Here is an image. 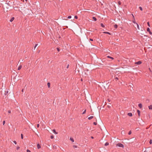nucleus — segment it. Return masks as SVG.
<instances>
[{
	"label": "nucleus",
	"mask_w": 152,
	"mask_h": 152,
	"mask_svg": "<svg viewBox=\"0 0 152 152\" xmlns=\"http://www.w3.org/2000/svg\"><path fill=\"white\" fill-rule=\"evenodd\" d=\"M26 151H27V152H31V151H30V150H28V149H27V150H26Z\"/></svg>",
	"instance_id": "41"
},
{
	"label": "nucleus",
	"mask_w": 152,
	"mask_h": 152,
	"mask_svg": "<svg viewBox=\"0 0 152 152\" xmlns=\"http://www.w3.org/2000/svg\"><path fill=\"white\" fill-rule=\"evenodd\" d=\"M86 71H88V69H87V70H86Z\"/></svg>",
	"instance_id": "62"
},
{
	"label": "nucleus",
	"mask_w": 152,
	"mask_h": 152,
	"mask_svg": "<svg viewBox=\"0 0 152 152\" xmlns=\"http://www.w3.org/2000/svg\"><path fill=\"white\" fill-rule=\"evenodd\" d=\"M137 113H138L139 116H140V111L139 110H137Z\"/></svg>",
	"instance_id": "7"
},
{
	"label": "nucleus",
	"mask_w": 152,
	"mask_h": 152,
	"mask_svg": "<svg viewBox=\"0 0 152 152\" xmlns=\"http://www.w3.org/2000/svg\"><path fill=\"white\" fill-rule=\"evenodd\" d=\"M48 145V146H50V145L49 144Z\"/></svg>",
	"instance_id": "57"
},
{
	"label": "nucleus",
	"mask_w": 152,
	"mask_h": 152,
	"mask_svg": "<svg viewBox=\"0 0 152 152\" xmlns=\"http://www.w3.org/2000/svg\"><path fill=\"white\" fill-rule=\"evenodd\" d=\"M25 1H27V0H25Z\"/></svg>",
	"instance_id": "60"
},
{
	"label": "nucleus",
	"mask_w": 152,
	"mask_h": 152,
	"mask_svg": "<svg viewBox=\"0 0 152 152\" xmlns=\"http://www.w3.org/2000/svg\"><path fill=\"white\" fill-rule=\"evenodd\" d=\"M137 25V26L138 29H140L139 27V25L137 23H136V24Z\"/></svg>",
	"instance_id": "26"
},
{
	"label": "nucleus",
	"mask_w": 152,
	"mask_h": 152,
	"mask_svg": "<svg viewBox=\"0 0 152 152\" xmlns=\"http://www.w3.org/2000/svg\"><path fill=\"white\" fill-rule=\"evenodd\" d=\"M73 147L74 148H77V146L76 145H74Z\"/></svg>",
	"instance_id": "35"
},
{
	"label": "nucleus",
	"mask_w": 152,
	"mask_h": 152,
	"mask_svg": "<svg viewBox=\"0 0 152 152\" xmlns=\"http://www.w3.org/2000/svg\"><path fill=\"white\" fill-rule=\"evenodd\" d=\"M57 51H58V52H59L60 51V49L59 48H57Z\"/></svg>",
	"instance_id": "33"
},
{
	"label": "nucleus",
	"mask_w": 152,
	"mask_h": 152,
	"mask_svg": "<svg viewBox=\"0 0 152 152\" xmlns=\"http://www.w3.org/2000/svg\"><path fill=\"white\" fill-rule=\"evenodd\" d=\"M148 108L150 110H152V105H151L149 106Z\"/></svg>",
	"instance_id": "8"
},
{
	"label": "nucleus",
	"mask_w": 152,
	"mask_h": 152,
	"mask_svg": "<svg viewBox=\"0 0 152 152\" xmlns=\"http://www.w3.org/2000/svg\"><path fill=\"white\" fill-rule=\"evenodd\" d=\"M13 142H14V143L15 144H17V142H16L15 141H13Z\"/></svg>",
	"instance_id": "43"
},
{
	"label": "nucleus",
	"mask_w": 152,
	"mask_h": 152,
	"mask_svg": "<svg viewBox=\"0 0 152 152\" xmlns=\"http://www.w3.org/2000/svg\"><path fill=\"white\" fill-rule=\"evenodd\" d=\"M108 107L109 108L110 107V106H109V105L108 106Z\"/></svg>",
	"instance_id": "53"
},
{
	"label": "nucleus",
	"mask_w": 152,
	"mask_h": 152,
	"mask_svg": "<svg viewBox=\"0 0 152 152\" xmlns=\"http://www.w3.org/2000/svg\"><path fill=\"white\" fill-rule=\"evenodd\" d=\"M132 16H133V19H134V16L132 14Z\"/></svg>",
	"instance_id": "52"
},
{
	"label": "nucleus",
	"mask_w": 152,
	"mask_h": 152,
	"mask_svg": "<svg viewBox=\"0 0 152 152\" xmlns=\"http://www.w3.org/2000/svg\"><path fill=\"white\" fill-rule=\"evenodd\" d=\"M148 32H149V33L151 35L152 34V33L151 32V31H150Z\"/></svg>",
	"instance_id": "46"
},
{
	"label": "nucleus",
	"mask_w": 152,
	"mask_h": 152,
	"mask_svg": "<svg viewBox=\"0 0 152 152\" xmlns=\"http://www.w3.org/2000/svg\"><path fill=\"white\" fill-rule=\"evenodd\" d=\"M147 24H148V26H149V27L150 26L149 23V22H148Z\"/></svg>",
	"instance_id": "42"
},
{
	"label": "nucleus",
	"mask_w": 152,
	"mask_h": 152,
	"mask_svg": "<svg viewBox=\"0 0 152 152\" xmlns=\"http://www.w3.org/2000/svg\"><path fill=\"white\" fill-rule=\"evenodd\" d=\"M50 138L51 139H52L54 138V136L53 135H51L50 136Z\"/></svg>",
	"instance_id": "31"
},
{
	"label": "nucleus",
	"mask_w": 152,
	"mask_h": 152,
	"mask_svg": "<svg viewBox=\"0 0 152 152\" xmlns=\"http://www.w3.org/2000/svg\"><path fill=\"white\" fill-rule=\"evenodd\" d=\"M72 17L71 16H69L68 17V18L69 19H70Z\"/></svg>",
	"instance_id": "34"
},
{
	"label": "nucleus",
	"mask_w": 152,
	"mask_h": 152,
	"mask_svg": "<svg viewBox=\"0 0 152 152\" xmlns=\"http://www.w3.org/2000/svg\"><path fill=\"white\" fill-rule=\"evenodd\" d=\"M86 71H88V69H87V70H86Z\"/></svg>",
	"instance_id": "61"
},
{
	"label": "nucleus",
	"mask_w": 152,
	"mask_h": 152,
	"mask_svg": "<svg viewBox=\"0 0 152 152\" xmlns=\"http://www.w3.org/2000/svg\"><path fill=\"white\" fill-rule=\"evenodd\" d=\"M140 9L141 10V11H142V8L141 7H139Z\"/></svg>",
	"instance_id": "29"
},
{
	"label": "nucleus",
	"mask_w": 152,
	"mask_h": 152,
	"mask_svg": "<svg viewBox=\"0 0 152 152\" xmlns=\"http://www.w3.org/2000/svg\"><path fill=\"white\" fill-rule=\"evenodd\" d=\"M109 143L108 142H106L105 144V146H107L109 145Z\"/></svg>",
	"instance_id": "16"
},
{
	"label": "nucleus",
	"mask_w": 152,
	"mask_h": 152,
	"mask_svg": "<svg viewBox=\"0 0 152 152\" xmlns=\"http://www.w3.org/2000/svg\"><path fill=\"white\" fill-rule=\"evenodd\" d=\"M6 4H7L8 6H11L10 4L8 2V3H6Z\"/></svg>",
	"instance_id": "24"
},
{
	"label": "nucleus",
	"mask_w": 152,
	"mask_h": 152,
	"mask_svg": "<svg viewBox=\"0 0 152 152\" xmlns=\"http://www.w3.org/2000/svg\"><path fill=\"white\" fill-rule=\"evenodd\" d=\"M128 115L129 116H132V113H128Z\"/></svg>",
	"instance_id": "3"
},
{
	"label": "nucleus",
	"mask_w": 152,
	"mask_h": 152,
	"mask_svg": "<svg viewBox=\"0 0 152 152\" xmlns=\"http://www.w3.org/2000/svg\"><path fill=\"white\" fill-rule=\"evenodd\" d=\"M39 124H38L37 125V128H39Z\"/></svg>",
	"instance_id": "45"
},
{
	"label": "nucleus",
	"mask_w": 152,
	"mask_h": 152,
	"mask_svg": "<svg viewBox=\"0 0 152 152\" xmlns=\"http://www.w3.org/2000/svg\"><path fill=\"white\" fill-rule=\"evenodd\" d=\"M11 111L10 110H8V113H11Z\"/></svg>",
	"instance_id": "49"
},
{
	"label": "nucleus",
	"mask_w": 152,
	"mask_h": 152,
	"mask_svg": "<svg viewBox=\"0 0 152 152\" xmlns=\"http://www.w3.org/2000/svg\"><path fill=\"white\" fill-rule=\"evenodd\" d=\"M118 80V77H115V81H117V80Z\"/></svg>",
	"instance_id": "22"
},
{
	"label": "nucleus",
	"mask_w": 152,
	"mask_h": 152,
	"mask_svg": "<svg viewBox=\"0 0 152 152\" xmlns=\"http://www.w3.org/2000/svg\"><path fill=\"white\" fill-rule=\"evenodd\" d=\"M144 152H145V151H144Z\"/></svg>",
	"instance_id": "63"
},
{
	"label": "nucleus",
	"mask_w": 152,
	"mask_h": 152,
	"mask_svg": "<svg viewBox=\"0 0 152 152\" xmlns=\"http://www.w3.org/2000/svg\"><path fill=\"white\" fill-rule=\"evenodd\" d=\"M15 18L14 17H12L11 19L10 20V21L11 22H12L14 19Z\"/></svg>",
	"instance_id": "11"
},
{
	"label": "nucleus",
	"mask_w": 152,
	"mask_h": 152,
	"mask_svg": "<svg viewBox=\"0 0 152 152\" xmlns=\"http://www.w3.org/2000/svg\"><path fill=\"white\" fill-rule=\"evenodd\" d=\"M101 26L103 27H104L105 26L102 23H101Z\"/></svg>",
	"instance_id": "20"
},
{
	"label": "nucleus",
	"mask_w": 152,
	"mask_h": 152,
	"mask_svg": "<svg viewBox=\"0 0 152 152\" xmlns=\"http://www.w3.org/2000/svg\"><path fill=\"white\" fill-rule=\"evenodd\" d=\"M20 147L19 146H18L17 147L16 149L17 150H18L20 148Z\"/></svg>",
	"instance_id": "40"
},
{
	"label": "nucleus",
	"mask_w": 152,
	"mask_h": 152,
	"mask_svg": "<svg viewBox=\"0 0 152 152\" xmlns=\"http://www.w3.org/2000/svg\"><path fill=\"white\" fill-rule=\"evenodd\" d=\"M5 123V121H4L3 122V125H4V124Z\"/></svg>",
	"instance_id": "48"
},
{
	"label": "nucleus",
	"mask_w": 152,
	"mask_h": 152,
	"mask_svg": "<svg viewBox=\"0 0 152 152\" xmlns=\"http://www.w3.org/2000/svg\"><path fill=\"white\" fill-rule=\"evenodd\" d=\"M138 107L140 108H142V104L141 103H140L138 105Z\"/></svg>",
	"instance_id": "4"
},
{
	"label": "nucleus",
	"mask_w": 152,
	"mask_h": 152,
	"mask_svg": "<svg viewBox=\"0 0 152 152\" xmlns=\"http://www.w3.org/2000/svg\"><path fill=\"white\" fill-rule=\"evenodd\" d=\"M104 59H103L102 60V61H104Z\"/></svg>",
	"instance_id": "54"
},
{
	"label": "nucleus",
	"mask_w": 152,
	"mask_h": 152,
	"mask_svg": "<svg viewBox=\"0 0 152 152\" xmlns=\"http://www.w3.org/2000/svg\"><path fill=\"white\" fill-rule=\"evenodd\" d=\"M150 102V100L148 99H147L146 100V103H148Z\"/></svg>",
	"instance_id": "14"
},
{
	"label": "nucleus",
	"mask_w": 152,
	"mask_h": 152,
	"mask_svg": "<svg viewBox=\"0 0 152 152\" xmlns=\"http://www.w3.org/2000/svg\"><path fill=\"white\" fill-rule=\"evenodd\" d=\"M93 117H93V116H90V117H88V119L89 120H91V119H92V118H93Z\"/></svg>",
	"instance_id": "15"
},
{
	"label": "nucleus",
	"mask_w": 152,
	"mask_h": 152,
	"mask_svg": "<svg viewBox=\"0 0 152 152\" xmlns=\"http://www.w3.org/2000/svg\"><path fill=\"white\" fill-rule=\"evenodd\" d=\"M116 145L117 146L122 147L123 148H124V145L121 143H118Z\"/></svg>",
	"instance_id": "1"
},
{
	"label": "nucleus",
	"mask_w": 152,
	"mask_h": 152,
	"mask_svg": "<svg viewBox=\"0 0 152 152\" xmlns=\"http://www.w3.org/2000/svg\"><path fill=\"white\" fill-rule=\"evenodd\" d=\"M69 64H68L66 66V68L67 69L68 68H69Z\"/></svg>",
	"instance_id": "47"
},
{
	"label": "nucleus",
	"mask_w": 152,
	"mask_h": 152,
	"mask_svg": "<svg viewBox=\"0 0 152 152\" xmlns=\"http://www.w3.org/2000/svg\"><path fill=\"white\" fill-rule=\"evenodd\" d=\"M92 19L94 21H96L97 20V19H96V18L94 17H92Z\"/></svg>",
	"instance_id": "5"
},
{
	"label": "nucleus",
	"mask_w": 152,
	"mask_h": 152,
	"mask_svg": "<svg viewBox=\"0 0 152 152\" xmlns=\"http://www.w3.org/2000/svg\"><path fill=\"white\" fill-rule=\"evenodd\" d=\"M38 45V44H36V45H35L34 47V49H35L36 47L37 46V45Z\"/></svg>",
	"instance_id": "36"
},
{
	"label": "nucleus",
	"mask_w": 152,
	"mask_h": 152,
	"mask_svg": "<svg viewBox=\"0 0 152 152\" xmlns=\"http://www.w3.org/2000/svg\"><path fill=\"white\" fill-rule=\"evenodd\" d=\"M144 36H145H145L147 37V36H146V35H145Z\"/></svg>",
	"instance_id": "59"
},
{
	"label": "nucleus",
	"mask_w": 152,
	"mask_h": 152,
	"mask_svg": "<svg viewBox=\"0 0 152 152\" xmlns=\"http://www.w3.org/2000/svg\"><path fill=\"white\" fill-rule=\"evenodd\" d=\"M70 140L72 142H74V139L70 137Z\"/></svg>",
	"instance_id": "19"
},
{
	"label": "nucleus",
	"mask_w": 152,
	"mask_h": 152,
	"mask_svg": "<svg viewBox=\"0 0 152 152\" xmlns=\"http://www.w3.org/2000/svg\"><path fill=\"white\" fill-rule=\"evenodd\" d=\"M21 137L22 139H23V134H21Z\"/></svg>",
	"instance_id": "27"
},
{
	"label": "nucleus",
	"mask_w": 152,
	"mask_h": 152,
	"mask_svg": "<svg viewBox=\"0 0 152 152\" xmlns=\"http://www.w3.org/2000/svg\"><path fill=\"white\" fill-rule=\"evenodd\" d=\"M149 70H150L151 71V70L150 69V68H149Z\"/></svg>",
	"instance_id": "58"
},
{
	"label": "nucleus",
	"mask_w": 152,
	"mask_h": 152,
	"mask_svg": "<svg viewBox=\"0 0 152 152\" xmlns=\"http://www.w3.org/2000/svg\"><path fill=\"white\" fill-rule=\"evenodd\" d=\"M107 101H108V102H110L111 101V100H110V99H107Z\"/></svg>",
	"instance_id": "44"
},
{
	"label": "nucleus",
	"mask_w": 152,
	"mask_h": 152,
	"mask_svg": "<svg viewBox=\"0 0 152 152\" xmlns=\"http://www.w3.org/2000/svg\"><path fill=\"white\" fill-rule=\"evenodd\" d=\"M114 28H117V27H118V26L116 24H115L114 26Z\"/></svg>",
	"instance_id": "23"
},
{
	"label": "nucleus",
	"mask_w": 152,
	"mask_h": 152,
	"mask_svg": "<svg viewBox=\"0 0 152 152\" xmlns=\"http://www.w3.org/2000/svg\"><path fill=\"white\" fill-rule=\"evenodd\" d=\"M147 31L148 32H149L150 31V29L149 28H148L147 29Z\"/></svg>",
	"instance_id": "21"
},
{
	"label": "nucleus",
	"mask_w": 152,
	"mask_h": 152,
	"mask_svg": "<svg viewBox=\"0 0 152 152\" xmlns=\"http://www.w3.org/2000/svg\"><path fill=\"white\" fill-rule=\"evenodd\" d=\"M37 147L38 149L40 148H41L40 145H39V144H38L37 145Z\"/></svg>",
	"instance_id": "9"
},
{
	"label": "nucleus",
	"mask_w": 152,
	"mask_h": 152,
	"mask_svg": "<svg viewBox=\"0 0 152 152\" xmlns=\"http://www.w3.org/2000/svg\"><path fill=\"white\" fill-rule=\"evenodd\" d=\"M142 63L141 61H139L135 63V64L137 65H140Z\"/></svg>",
	"instance_id": "2"
},
{
	"label": "nucleus",
	"mask_w": 152,
	"mask_h": 152,
	"mask_svg": "<svg viewBox=\"0 0 152 152\" xmlns=\"http://www.w3.org/2000/svg\"><path fill=\"white\" fill-rule=\"evenodd\" d=\"M53 132H54V133H55V134H58V132H56L55 129H53Z\"/></svg>",
	"instance_id": "6"
},
{
	"label": "nucleus",
	"mask_w": 152,
	"mask_h": 152,
	"mask_svg": "<svg viewBox=\"0 0 152 152\" xmlns=\"http://www.w3.org/2000/svg\"><path fill=\"white\" fill-rule=\"evenodd\" d=\"M118 3L119 4V5H120L121 4V2L120 1H119L118 2Z\"/></svg>",
	"instance_id": "25"
},
{
	"label": "nucleus",
	"mask_w": 152,
	"mask_h": 152,
	"mask_svg": "<svg viewBox=\"0 0 152 152\" xmlns=\"http://www.w3.org/2000/svg\"><path fill=\"white\" fill-rule=\"evenodd\" d=\"M90 41H93V39H90Z\"/></svg>",
	"instance_id": "50"
},
{
	"label": "nucleus",
	"mask_w": 152,
	"mask_h": 152,
	"mask_svg": "<svg viewBox=\"0 0 152 152\" xmlns=\"http://www.w3.org/2000/svg\"><path fill=\"white\" fill-rule=\"evenodd\" d=\"M93 124L94 125H96L97 124V123L96 122H94Z\"/></svg>",
	"instance_id": "38"
},
{
	"label": "nucleus",
	"mask_w": 152,
	"mask_h": 152,
	"mask_svg": "<svg viewBox=\"0 0 152 152\" xmlns=\"http://www.w3.org/2000/svg\"><path fill=\"white\" fill-rule=\"evenodd\" d=\"M132 22H133V23H135V24H136V23H136V22L135 20V18H134V19H133V20H132Z\"/></svg>",
	"instance_id": "12"
},
{
	"label": "nucleus",
	"mask_w": 152,
	"mask_h": 152,
	"mask_svg": "<svg viewBox=\"0 0 152 152\" xmlns=\"http://www.w3.org/2000/svg\"><path fill=\"white\" fill-rule=\"evenodd\" d=\"M131 133H132V132H131V131H130L129 132V133H128V134H129V135H130V134H131Z\"/></svg>",
	"instance_id": "30"
},
{
	"label": "nucleus",
	"mask_w": 152,
	"mask_h": 152,
	"mask_svg": "<svg viewBox=\"0 0 152 152\" xmlns=\"http://www.w3.org/2000/svg\"><path fill=\"white\" fill-rule=\"evenodd\" d=\"M53 148H54V149H56V146L55 145H53Z\"/></svg>",
	"instance_id": "32"
},
{
	"label": "nucleus",
	"mask_w": 152,
	"mask_h": 152,
	"mask_svg": "<svg viewBox=\"0 0 152 152\" xmlns=\"http://www.w3.org/2000/svg\"><path fill=\"white\" fill-rule=\"evenodd\" d=\"M23 89H22V92H23Z\"/></svg>",
	"instance_id": "55"
},
{
	"label": "nucleus",
	"mask_w": 152,
	"mask_h": 152,
	"mask_svg": "<svg viewBox=\"0 0 152 152\" xmlns=\"http://www.w3.org/2000/svg\"><path fill=\"white\" fill-rule=\"evenodd\" d=\"M21 67H22V66L21 65H20L18 67V70H20L21 69Z\"/></svg>",
	"instance_id": "17"
},
{
	"label": "nucleus",
	"mask_w": 152,
	"mask_h": 152,
	"mask_svg": "<svg viewBox=\"0 0 152 152\" xmlns=\"http://www.w3.org/2000/svg\"><path fill=\"white\" fill-rule=\"evenodd\" d=\"M47 85L48 88H50V83H47Z\"/></svg>",
	"instance_id": "18"
},
{
	"label": "nucleus",
	"mask_w": 152,
	"mask_h": 152,
	"mask_svg": "<svg viewBox=\"0 0 152 152\" xmlns=\"http://www.w3.org/2000/svg\"><path fill=\"white\" fill-rule=\"evenodd\" d=\"M91 137L92 139H93L94 138V137L93 136H91Z\"/></svg>",
	"instance_id": "51"
},
{
	"label": "nucleus",
	"mask_w": 152,
	"mask_h": 152,
	"mask_svg": "<svg viewBox=\"0 0 152 152\" xmlns=\"http://www.w3.org/2000/svg\"><path fill=\"white\" fill-rule=\"evenodd\" d=\"M86 112V110H85L83 112V114H84Z\"/></svg>",
	"instance_id": "37"
},
{
	"label": "nucleus",
	"mask_w": 152,
	"mask_h": 152,
	"mask_svg": "<svg viewBox=\"0 0 152 152\" xmlns=\"http://www.w3.org/2000/svg\"><path fill=\"white\" fill-rule=\"evenodd\" d=\"M81 81H83V80H82V79H81Z\"/></svg>",
	"instance_id": "56"
},
{
	"label": "nucleus",
	"mask_w": 152,
	"mask_h": 152,
	"mask_svg": "<svg viewBox=\"0 0 152 152\" xmlns=\"http://www.w3.org/2000/svg\"><path fill=\"white\" fill-rule=\"evenodd\" d=\"M103 33H104V34H110V33H109V32H103Z\"/></svg>",
	"instance_id": "13"
},
{
	"label": "nucleus",
	"mask_w": 152,
	"mask_h": 152,
	"mask_svg": "<svg viewBox=\"0 0 152 152\" xmlns=\"http://www.w3.org/2000/svg\"><path fill=\"white\" fill-rule=\"evenodd\" d=\"M107 57L108 58H111V59L112 60H113L114 59V58L112 57H110L109 56H107Z\"/></svg>",
	"instance_id": "10"
},
{
	"label": "nucleus",
	"mask_w": 152,
	"mask_h": 152,
	"mask_svg": "<svg viewBox=\"0 0 152 152\" xmlns=\"http://www.w3.org/2000/svg\"><path fill=\"white\" fill-rule=\"evenodd\" d=\"M149 143L150 144H152V140H151L150 141H149Z\"/></svg>",
	"instance_id": "39"
},
{
	"label": "nucleus",
	"mask_w": 152,
	"mask_h": 152,
	"mask_svg": "<svg viewBox=\"0 0 152 152\" xmlns=\"http://www.w3.org/2000/svg\"><path fill=\"white\" fill-rule=\"evenodd\" d=\"M74 18L75 19H77L78 18V17L77 15H75L74 17Z\"/></svg>",
	"instance_id": "28"
}]
</instances>
